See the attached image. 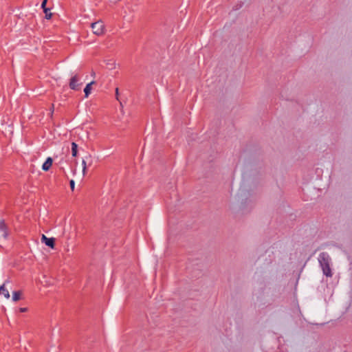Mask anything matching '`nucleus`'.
<instances>
[{
	"label": "nucleus",
	"mask_w": 352,
	"mask_h": 352,
	"mask_svg": "<svg viewBox=\"0 0 352 352\" xmlns=\"http://www.w3.org/2000/svg\"><path fill=\"white\" fill-rule=\"evenodd\" d=\"M331 258L328 253L322 252L319 254L318 261L322 270L323 274L327 277L332 276L331 270L330 268Z\"/></svg>",
	"instance_id": "obj_1"
},
{
	"label": "nucleus",
	"mask_w": 352,
	"mask_h": 352,
	"mask_svg": "<svg viewBox=\"0 0 352 352\" xmlns=\"http://www.w3.org/2000/svg\"><path fill=\"white\" fill-rule=\"evenodd\" d=\"M91 27L93 30V33L97 36L102 35L104 32V25L102 21H98L92 23Z\"/></svg>",
	"instance_id": "obj_2"
},
{
	"label": "nucleus",
	"mask_w": 352,
	"mask_h": 352,
	"mask_svg": "<svg viewBox=\"0 0 352 352\" xmlns=\"http://www.w3.org/2000/svg\"><path fill=\"white\" fill-rule=\"evenodd\" d=\"M78 77L77 75H74L72 78L70 79L69 82V87L72 89L77 90L80 88V86L81 84L78 83Z\"/></svg>",
	"instance_id": "obj_3"
},
{
	"label": "nucleus",
	"mask_w": 352,
	"mask_h": 352,
	"mask_svg": "<svg viewBox=\"0 0 352 352\" xmlns=\"http://www.w3.org/2000/svg\"><path fill=\"white\" fill-rule=\"evenodd\" d=\"M41 241L48 247H50L52 248H54V238H47L45 235L43 234L41 237Z\"/></svg>",
	"instance_id": "obj_4"
},
{
	"label": "nucleus",
	"mask_w": 352,
	"mask_h": 352,
	"mask_svg": "<svg viewBox=\"0 0 352 352\" xmlns=\"http://www.w3.org/2000/svg\"><path fill=\"white\" fill-rule=\"evenodd\" d=\"M53 160L52 157H47L46 161L43 163L42 166V169L45 171H47L50 170V167L52 165Z\"/></svg>",
	"instance_id": "obj_5"
},
{
	"label": "nucleus",
	"mask_w": 352,
	"mask_h": 352,
	"mask_svg": "<svg viewBox=\"0 0 352 352\" xmlns=\"http://www.w3.org/2000/svg\"><path fill=\"white\" fill-rule=\"evenodd\" d=\"M0 295H3L6 299L10 297V292L6 287L5 283L0 286Z\"/></svg>",
	"instance_id": "obj_6"
},
{
	"label": "nucleus",
	"mask_w": 352,
	"mask_h": 352,
	"mask_svg": "<svg viewBox=\"0 0 352 352\" xmlns=\"http://www.w3.org/2000/svg\"><path fill=\"white\" fill-rule=\"evenodd\" d=\"M94 84H95V81H91L86 85L85 88L84 89L85 97H88V96L90 94L91 90V85Z\"/></svg>",
	"instance_id": "obj_7"
},
{
	"label": "nucleus",
	"mask_w": 352,
	"mask_h": 352,
	"mask_svg": "<svg viewBox=\"0 0 352 352\" xmlns=\"http://www.w3.org/2000/svg\"><path fill=\"white\" fill-rule=\"evenodd\" d=\"M21 297V291H16L12 293V300L14 302L19 301Z\"/></svg>",
	"instance_id": "obj_8"
},
{
	"label": "nucleus",
	"mask_w": 352,
	"mask_h": 352,
	"mask_svg": "<svg viewBox=\"0 0 352 352\" xmlns=\"http://www.w3.org/2000/svg\"><path fill=\"white\" fill-rule=\"evenodd\" d=\"M78 145L75 142L72 143V156L76 157L78 153Z\"/></svg>",
	"instance_id": "obj_9"
},
{
	"label": "nucleus",
	"mask_w": 352,
	"mask_h": 352,
	"mask_svg": "<svg viewBox=\"0 0 352 352\" xmlns=\"http://www.w3.org/2000/svg\"><path fill=\"white\" fill-rule=\"evenodd\" d=\"M43 12L45 14V18L47 19H51L52 14V12H50V10L49 8H45V10H43Z\"/></svg>",
	"instance_id": "obj_10"
},
{
	"label": "nucleus",
	"mask_w": 352,
	"mask_h": 352,
	"mask_svg": "<svg viewBox=\"0 0 352 352\" xmlns=\"http://www.w3.org/2000/svg\"><path fill=\"white\" fill-rule=\"evenodd\" d=\"M107 65H108L109 68L111 69L115 68V67H116V63L113 60H109L107 63Z\"/></svg>",
	"instance_id": "obj_11"
},
{
	"label": "nucleus",
	"mask_w": 352,
	"mask_h": 352,
	"mask_svg": "<svg viewBox=\"0 0 352 352\" xmlns=\"http://www.w3.org/2000/svg\"><path fill=\"white\" fill-rule=\"evenodd\" d=\"M82 174L85 175L86 174L87 170V164L85 160H82Z\"/></svg>",
	"instance_id": "obj_12"
},
{
	"label": "nucleus",
	"mask_w": 352,
	"mask_h": 352,
	"mask_svg": "<svg viewBox=\"0 0 352 352\" xmlns=\"http://www.w3.org/2000/svg\"><path fill=\"white\" fill-rule=\"evenodd\" d=\"M69 185H70L71 189H72V190H74V186H75V182H74V181L72 179V180L69 182Z\"/></svg>",
	"instance_id": "obj_13"
},
{
	"label": "nucleus",
	"mask_w": 352,
	"mask_h": 352,
	"mask_svg": "<svg viewBox=\"0 0 352 352\" xmlns=\"http://www.w3.org/2000/svg\"><path fill=\"white\" fill-rule=\"evenodd\" d=\"M47 0H43V2H42V3H41V7L43 8V10H45V8H47L45 7V5H46V3H47Z\"/></svg>",
	"instance_id": "obj_14"
},
{
	"label": "nucleus",
	"mask_w": 352,
	"mask_h": 352,
	"mask_svg": "<svg viewBox=\"0 0 352 352\" xmlns=\"http://www.w3.org/2000/svg\"><path fill=\"white\" fill-rule=\"evenodd\" d=\"M118 96H119V89H118V88H116V97L117 100H118Z\"/></svg>",
	"instance_id": "obj_15"
},
{
	"label": "nucleus",
	"mask_w": 352,
	"mask_h": 352,
	"mask_svg": "<svg viewBox=\"0 0 352 352\" xmlns=\"http://www.w3.org/2000/svg\"><path fill=\"white\" fill-rule=\"evenodd\" d=\"M26 311H27V309L26 308H23V311L25 312Z\"/></svg>",
	"instance_id": "obj_16"
}]
</instances>
